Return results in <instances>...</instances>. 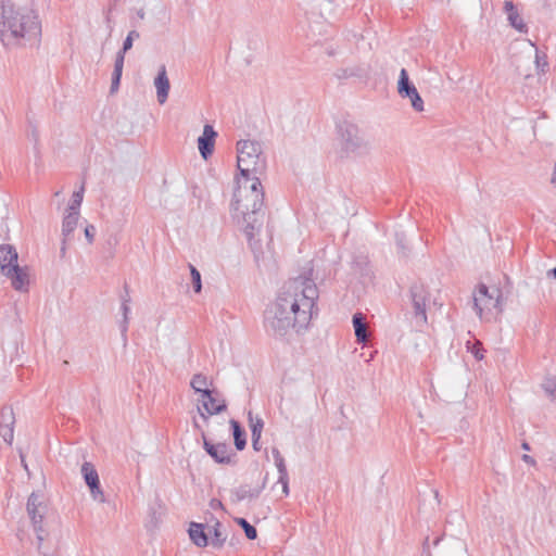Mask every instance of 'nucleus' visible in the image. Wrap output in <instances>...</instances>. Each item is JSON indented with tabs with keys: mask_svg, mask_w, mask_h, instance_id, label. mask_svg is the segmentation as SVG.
Instances as JSON below:
<instances>
[{
	"mask_svg": "<svg viewBox=\"0 0 556 556\" xmlns=\"http://www.w3.org/2000/svg\"><path fill=\"white\" fill-rule=\"evenodd\" d=\"M318 289L306 277L286 283L276 301L265 311L264 327L270 336L285 338L291 329L296 332L307 329L314 315L318 314Z\"/></svg>",
	"mask_w": 556,
	"mask_h": 556,
	"instance_id": "f257e3e1",
	"label": "nucleus"
},
{
	"mask_svg": "<svg viewBox=\"0 0 556 556\" xmlns=\"http://www.w3.org/2000/svg\"><path fill=\"white\" fill-rule=\"evenodd\" d=\"M264 190L257 176L237 177V187L231 201V215L243 226V231L251 240L254 232L263 226Z\"/></svg>",
	"mask_w": 556,
	"mask_h": 556,
	"instance_id": "f03ea898",
	"label": "nucleus"
},
{
	"mask_svg": "<svg viewBox=\"0 0 556 556\" xmlns=\"http://www.w3.org/2000/svg\"><path fill=\"white\" fill-rule=\"evenodd\" d=\"M41 37L38 14L25 7L2 3L0 7V40L5 47L37 45Z\"/></svg>",
	"mask_w": 556,
	"mask_h": 556,
	"instance_id": "7ed1b4c3",
	"label": "nucleus"
},
{
	"mask_svg": "<svg viewBox=\"0 0 556 556\" xmlns=\"http://www.w3.org/2000/svg\"><path fill=\"white\" fill-rule=\"evenodd\" d=\"M237 167L240 177L262 174L266 168V156L262 144L255 140H240L237 143Z\"/></svg>",
	"mask_w": 556,
	"mask_h": 556,
	"instance_id": "20e7f679",
	"label": "nucleus"
},
{
	"mask_svg": "<svg viewBox=\"0 0 556 556\" xmlns=\"http://www.w3.org/2000/svg\"><path fill=\"white\" fill-rule=\"evenodd\" d=\"M337 132L343 152L355 155L367 153L368 143L361 135L357 125L350 121H341L337 124Z\"/></svg>",
	"mask_w": 556,
	"mask_h": 556,
	"instance_id": "39448f33",
	"label": "nucleus"
},
{
	"mask_svg": "<svg viewBox=\"0 0 556 556\" xmlns=\"http://www.w3.org/2000/svg\"><path fill=\"white\" fill-rule=\"evenodd\" d=\"M26 510L31 520V525L36 533L39 549L46 536L43 519L47 511V506L43 503L42 495L39 492L30 493V495L27 498Z\"/></svg>",
	"mask_w": 556,
	"mask_h": 556,
	"instance_id": "423d86ee",
	"label": "nucleus"
},
{
	"mask_svg": "<svg viewBox=\"0 0 556 556\" xmlns=\"http://www.w3.org/2000/svg\"><path fill=\"white\" fill-rule=\"evenodd\" d=\"M473 309L481 318L483 312H492L493 309H502V291L498 288L490 290L484 283H479L473 292Z\"/></svg>",
	"mask_w": 556,
	"mask_h": 556,
	"instance_id": "0eeeda50",
	"label": "nucleus"
},
{
	"mask_svg": "<svg viewBox=\"0 0 556 556\" xmlns=\"http://www.w3.org/2000/svg\"><path fill=\"white\" fill-rule=\"evenodd\" d=\"M414 317L418 325L427 324V303L429 302V291L422 283H414L409 289Z\"/></svg>",
	"mask_w": 556,
	"mask_h": 556,
	"instance_id": "6e6552de",
	"label": "nucleus"
},
{
	"mask_svg": "<svg viewBox=\"0 0 556 556\" xmlns=\"http://www.w3.org/2000/svg\"><path fill=\"white\" fill-rule=\"evenodd\" d=\"M397 92L402 98L409 99L413 109L416 112L424 111V100L421 99L417 88L410 83L408 73L402 68L397 81Z\"/></svg>",
	"mask_w": 556,
	"mask_h": 556,
	"instance_id": "1a4fd4ad",
	"label": "nucleus"
},
{
	"mask_svg": "<svg viewBox=\"0 0 556 556\" xmlns=\"http://www.w3.org/2000/svg\"><path fill=\"white\" fill-rule=\"evenodd\" d=\"M203 438V448L204 451L214 459L215 463L220 465H230L233 464L237 454L232 452L230 446L227 443H212L208 441L204 434Z\"/></svg>",
	"mask_w": 556,
	"mask_h": 556,
	"instance_id": "9d476101",
	"label": "nucleus"
},
{
	"mask_svg": "<svg viewBox=\"0 0 556 556\" xmlns=\"http://www.w3.org/2000/svg\"><path fill=\"white\" fill-rule=\"evenodd\" d=\"M81 476L85 483L90 490L91 497L100 503L105 502L104 493L100 485V479L94 465L90 462H85L80 468Z\"/></svg>",
	"mask_w": 556,
	"mask_h": 556,
	"instance_id": "9b49d317",
	"label": "nucleus"
},
{
	"mask_svg": "<svg viewBox=\"0 0 556 556\" xmlns=\"http://www.w3.org/2000/svg\"><path fill=\"white\" fill-rule=\"evenodd\" d=\"M15 415L11 406L0 409V435L5 443L12 444L14 439Z\"/></svg>",
	"mask_w": 556,
	"mask_h": 556,
	"instance_id": "f8f14e48",
	"label": "nucleus"
},
{
	"mask_svg": "<svg viewBox=\"0 0 556 556\" xmlns=\"http://www.w3.org/2000/svg\"><path fill=\"white\" fill-rule=\"evenodd\" d=\"M216 137L217 132L214 130L213 126L208 124L204 125L203 132L198 138V149L204 160H207L212 155Z\"/></svg>",
	"mask_w": 556,
	"mask_h": 556,
	"instance_id": "ddd939ff",
	"label": "nucleus"
},
{
	"mask_svg": "<svg viewBox=\"0 0 556 556\" xmlns=\"http://www.w3.org/2000/svg\"><path fill=\"white\" fill-rule=\"evenodd\" d=\"M200 402L207 415H217L227 409V403L224 399H219L216 390H210L208 396H201Z\"/></svg>",
	"mask_w": 556,
	"mask_h": 556,
	"instance_id": "4468645a",
	"label": "nucleus"
},
{
	"mask_svg": "<svg viewBox=\"0 0 556 556\" xmlns=\"http://www.w3.org/2000/svg\"><path fill=\"white\" fill-rule=\"evenodd\" d=\"M2 275L11 280V285L16 291L23 292L28 290V275L18 264L11 266Z\"/></svg>",
	"mask_w": 556,
	"mask_h": 556,
	"instance_id": "2eb2a0df",
	"label": "nucleus"
},
{
	"mask_svg": "<svg viewBox=\"0 0 556 556\" xmlns=\"http://www.w3.org/2000/svg\"><path fill=\"white\" fill-rule=\"evenodd\" d=\"M504 12L507 14L509 25L521 34L528 33V26L519 15L517 8L511 0L504 2Z\"/></svg>",
	"mask_w": 556,
	"mask_h": 556,
	"instance_id": "dca6fc26",
	"label": "nucleus"
},
{
	"mask_svg": "<svg viewBox=\"0 0 556 556\" xmlns=\"http://www.w3.org/2000/svg\"><path fill=\"white\" fill-rule=\"evenodd\" d=\"M154 86L156 88V97L159 103L164 104L168 98V92L170 88L165 65H162L159 68L157 75L154 78Z\"/></svg>",
	"mask_w": 556,
	"mask_h": 556,
	"instance_id": "f3484780",
	"label": "nucleus"
},
{
	"mask_svg": "<svg viewBox=\"0 0 556 556\" xmlns=\"http://www.w3.org/2000/svg\"><path fill=\"white\" fill-rule=\"evenodd\" d=\"M206 526L200 522H190L188 533L189 538L194 545L198 547H205L210 544L207 532L205 531Z\"/></svg>",
	"mask_w": 556,
	"mask_h": 556,
	"instance_id": "a211bd4d",
	"label": "nucleus"
},
{
	"mask_svg": "<svg viewBox=\"0 0 556 556\" xmlns=\"http://www.w3.org/2000/svg\"><path fill=\"white\" fill-rule=\"evenodd\" d=\"M17 252L14 247L10 244L0 245V269L3 274L11 266L17 264Z\"/></svg>",
	"mask_w": 556,
	"mask_h": 556,
	"instance_id": "6ab92c4d",
	"label": "nucleus"
},
{
	"mask_svg": "<svg viewBox=\"0 0 556 556\" xmlns=\"http://www.w3.org/2000/svg\"><path fill=\"white\" fill-rule=\"evenodd\" d=\"M352 323L357 343L365 344L368 339L365 316L362 313H355Z\"/></svg>",
	"mask_w": 556,
	"mask_h": 556,
	"instance_id": "aec40b11",
	"label": "nucleus"
},
{
	"mask_svg": "<svg viewBox=\"0 0 556 556\" xmlns=\"http://www.w3.org/2000/svg\"><path fill=\"white\" fill-rule=\"evenodd\" d=\"M212 384L211 381H208V378L203 374H195L191 378L190 387L195 393H199L201 396H208L210 395V386Z\"/></svg>",
	"mask_w": 556,
	"mask_h": 556,
	"instance_id": "412c9836",
	"label": "nucleus"
},
{
	"mask_svg": "<svg viewBox=\"0 0 556 556\" xmlns=\"http://www.w3.org/2000/svg\"><path fill=\"white\" fill-rule=\"evenodd\" d=\"M229 424L232 430L236 448L238 451L244 450L247 446V434L244 429L241 427L240 422L235 419H230Z\"/></svg>",
	"mask_w": 556,
	"mask_h": 556,
	"instance_id": "4be33fe9",
	"label": "nucleus"
},
{
	"mask_svg": "<svg viewBox=\"0 0 556 556\" xmlns=\"http://www.w3.org/2000/svg\"><path fill=\"white\" fill-rule=\"evenodd\" d=\"M79 218V212H67L62 222V236L68 238L75 230Z\"/></svg>",
	"mask_w": 556,
	"mask_h": 556,
	"instance_id": "5701e85b",
	"label": "nucleus"
},
{
	"mask_svg": "<svg viewBox=\"0 0 556 556\" xmlns=\"http://www.w3.org/2000/svg\"><path fill=\"white\" fill-rule=\"evenodd\" d=\"M220 522L215 521L214 526L210 527L207 531V538L211 536V541L208 542L213 547L216 548H220L226 541V536L220 531Z\"/></svg>",
	"mask_w": 556,
	"mask_h": 556,
	"instance_id": "b1692460",
	"label": "nucleus"
},
{
	"mask_svg": "<svg viewBox=\"0 0 556 556\" xmlns=\"http://www.w3.org/2000/svg\"><path fill=\"white\" fill-rule=\"evenodd\" d=\"M262 491L261 489H251L248 485H240L236 490L232 491V494L235 495L236 502H242L247 498H255L260 495Z\"/></svg>",
	"mask_w": 556,
	"mask_h": 556,
	"instance_id": "393cba45",
	"label": "nucleus"
},
{
	"mask_svg": "<svg viewBox=\"0 0 556 556\" xmlns=\"http://www.w3.org/2000/svg\"><path fill=\"white\" fill-rule=\"evenodd\" d=\"M123 67H124L123 56L121 55L119 58H115L114 70L112 73V80H111V93H114L115 91H117V89L119 87Z\"/></svg>",
	"mask_w": 556,
	"mask_h": 556,
	"instance_id": "a878e982",
	"label": "nucleus"
},
{
	"mask_svg": "<svg viewBox=\"0 0 556 556\" xmlns=\"http://www.w3.org/2000/svg\"><path fill=\"white\" fill-rule=\"evenodd\" d=\"M121 311H122L123 318L119 321V330H121L123 342H124V344H126V342H127L128 324H129L128 315L130 313L129 304L121 303Z\"/></svg>",
	"mask_w": 556,
	"mask_h": 556,
	"instance_id": "bb28decb",
	"label": "nucleus"
},
{
	"mask_svg": "<svg viewBox=\"0 0 556 556\" xmlns=\"http://www.w3.org/2000/svg\"><path fill=\"white\" fill-rule=\"evenodd\" d=\"M251 437H261L264 428V421L260 416H254L252 412L248 414Z\"/></svg>",
	"mask_w": 556,
	"mask_h": 556,
	"instance_id": "cd10ccee",
	"label": "nucleus"
},
{
	"mask_svg": "<svg viewBox=\"0 0 556 556\" xmlns=\"http://www.w3.org/2000/svg\"><path fill=\"white\" fill-rule=\"evenodd\" d=\"M535 68L538 74H545L548 70L547 56L544 52H541L538 48H535Z\"/></svg>",
	"mask_w": 556,
	"mask_h": 556,
	"instance_id": "c85d7f7f",
	"label": "nucleus"
},
{
	"mask_svg": "<svg viewBox=\"0 0 556 556\" xmlns=\"http://www.w3.org/2000/svg\"><path fill=\"white\" fill-rule=\"evenodd\" d=\"M236 522L242 528L245 536L249 540H255L257 538V531L245 518H237Z\"/></svg>",
	"mask_w": 556,
	"mask_h": 556,
	"instance_id": "c756f323",
	"label": "nucleus"
},
{
	"mask_svg": "<svg viewBox=\"0 0 556 556\" xmlns=\"http://www.w3.org/2000/svg\"><path fill=\"white\" fill-rule=\"evenodd\" d=\"M189 269H190V276H191V282H192V287H193V291L195 293H200L201 290H202V279H201V274L200 271L197 269L195 266H193L192 264H189L188 265Z\"/></svg>",
	"mask_w": 556,
	"mask_h": 556,
	"instance_id": "7c9ffc66",
	"label": "nucleus"
},
{
	"mask_svg": "<svg viewBox=\"0 0 556 556\" xmlns=\"http://www.w3.org/2000/svg\"><path fill=\"white\" fill-rule=\"evenodd\" d=\"M83 197H84V188H81L80 190L78 191H75L73 193V197H72V201H71V204L68 205V212H79V207L81 205V202H83Z\"/></svg>",
	"mask_w": 556,
	"mask_h": 556,
	"instance_id": "2f4dec72",
	"label": "nucleus"
},
{
	"mask_svg": "<svg viewBox=\"0 0 556 556\" xmlns=\"http://www.w3.org/2000/svg\"><path fill=\"white\" fill-rule=\"evenodd\" d=\"M451 553L458 556H467V545L464 542L458 541L451 548Z\"/></svg>",
	"mask_w": 556,
	"mask_h": 556,
	"instance_id": "473e14b6",
	"label": "nucleus"
},
{
	"mask_svg": "<svg viewBox=\"0 0 556 556\" xmlns=\"http://www.w3.org/2000/svg\"><path fill=\"white\" fill-rule=\"evenodd\" d=\"M544 391L546 392V394L554 399L555 396V392H556V383L554 380L552 379H547L543 384H542Z\"/></svg>",
	"mask_w": 556,
	"mask_h": 556,
	"instance_id": "72a5a7b5",
	"label": "nucleus"
},
{
	"mask_svg": "<svg viewBox=\"0 0 556 556\" xmlns=\"http://www.w3.org/2000/svg\"><path fill=\"white\" fill-rule=\"evenodd\" d=\"M132 43L134 42L126 37L124 42H123L122 49L116 53L115 58H119L122 55L123 60L125 61V54H126L127 51H129L132 48Z\"/></svg>",
	"mask_w": 556,
	"mask_h": 556,
	"instance_id": "f704fd0d",
	"label": "nucleus"
},
{
	"mask_svg": "<svg viewBox=\"0 0 556 556\" xmlns=\"http://www.w3.org/2000/svg\"><path fill=\"white\" fill-rule=\"evenodd\" d=\"M276 467H277V470H278V473H279V477L278 478H282L285 479V477H288V470H287V467H286V463H285V459L282 460H279V462H276L275 463Z\"/></svg>",
	"mask_w": 556,
	"mask_h": 556,
	"instance_id": "c9c22d12",
	"label": "nucleus"
},
{
	"mask_svg": "<svg viewBox=\"0 0 556 556\" xmlns=\"http://www.w3.org/2000/svg\"><path fill=\"white\" fill-rule=\"evenodd\" d=\"M471 353L473 354V356L478 359V361H481L484 355H483V349L481 348V344L479 342H477L476 344H473L472 349L470 350Z\"/></svg>",
	"mask_w": 556,
	"mask_h": 556,
	"instance_id": "e433bc0d",
	"label": "nucleus"
},
{
	"mask_svg": "<svg viewBox=\"0 0 556 556\" xmlns=\"http://www.w3.org/2000/svg\"><path fill=\"white\" fill-rule=\"evenodd\" d=\"M94 235H96V227L93 225H88L85 228V237L89 243L93 242Z\"/></svg>",
	"mask_w": 556,
	"mask_h": 556,
	"instance_id": "4c0bfd02",
	"label": "nucleus"
},
{
	"mask_svg": "<svg viewBox=\"0 0 556 556\" xmlns=\"http://www.w3.org/2000/svg\"><path fill=\"white\" fill-rule=\"evenodd\" d=\"M354 265H355V267L359 268V274L361 275L365 276V275L368 274V270H367L368 263H367V261L365 258H362L359 261L354 262Z\"/></svg>",
	"mask_w": 556,
	"mask_h": 556,
	"instance_id": "58836bf2",
	"label": "nucleus"
},
{
	"mask_svg": "<svg viewBox=\"0 0 556 556\" xmlns=\"http://www.w3.org/2000/svg\"><path fill=\"white\" fill-rule=\"evenodd\" d=\"M278 483H280L282 485L283 494L286 496L289 495V476L285 477V479L278 478Z\"/></svg>",
	"mask_w": 556,
	"mask_h": 556,
	"instance_id": "ea45409f",
	"label": "nucleus"
},
{
	"mask_svg": "<svg viewBox=\"0 0 556 556\" xmlns=\"http://www.w3.org/2000/svg\"><path fill=\"white\" fill-rule=\"evenodd\" d=\"M421 556H432V553H431L430 546H429V536H427L425 539V541L422 542V555Z\"/></svg>",
	"mask_w": 556,
	"mask_h": 556,
	"instance_id": "a19ab883",
	"label": "nucleus"
},
{
	"mask_svg": "<svg viewBox=\"0 0 556 556\" xmlns=\"http://www.w3.org/2000/svg\"><path fill=\"white\" fill-rule=\"evenodd\" d=\"M124 290H125V293L121 296V301H122V303L129 304L130 303V295H129V290H128V286L127 285H125Z\"/></svg>",
	"mask_w": 556,
	"mask_h": 556,
	"instance_id": "79ce46f5",
	"label": "nucleus"
},
{
	"mask_svg": "<svg viewBox=\"0 0 556 556\" xmlns=\"http://www.w3.org/2000/svg\"><path fill=\"white\" fill-rule=\"evenodd\" d=\"M271 454H273V457H274L275 463H276V462H279V460L285 459V458L282 457L281 453L279 452V450H278V448H276V447H274V448L271 450Z\"/></svg>",
	"mask_w": 556,
	"mask_h": 556,
	"instance_id": "37998d69",
	"label": "nucleus"
},
{
	"mask_svg": "<svg viewBox=\"0 0 556 556\" xmlns=\"http://www.w3.org/2000/svg\"><path fill=\"white\" fill-rule=\"evenodd\" d=\"M522 460L531 466H534L536 464L535 459L528 454L522 455Z\"/></svg>",
	"mask_w": 556,
	"mask_h": 556,
	"instance_id": "c03bdc74",
	"label": "nucleus"
},
{
	"mask_svg": "<svg viewBox=\"0 0 556 556\" xmlns=\"http://www.w3.org/2000/svg\"><path fill=\"white\" fill-rule=\"evenodd\" d=\"M126 37L134 42V40H136L140 37V34H139V31L134 29V30H130Z\"/></svg>",
	"mask_w": 556,
	"mask_h": 556,
	"instance_id": "a18cd8bd",
	"label": "nucleus"
},
{
	"mask_svg": "<svg viewBox=\"0 0 556 556\" xmlns=\"http://www.w3.org/2000/svg\"><path fill=\"white\" fill-rule=\"evenodd\" d=\"M260 440H261V437H252V446L255 451L261 450Z\"/></svg>",
	"mask_w": 556,
	"mask_h": 556,
	"instance_id": "49530a36",
	"label": "nucleus"
},
{
	"mask_svg": "<svg viewBox=\"0 0 556 556\" xmlns=\"http://www.w3.org/2000/svg\"><path fill=\"white\" fill-rule=\"evenodd\" d=\"M66 240H67V238L63 237L62 247H61V256H64L66 253Z\"/></svg>",
	"mask_w": 556,
	"mask_h": 556,
	"instance_id": "de8ad7c7",
	"label": "nucleus"
},
{
	"mask_svg": "<svg viewBox=\"0 0 556 556\" xmlns=\"http://www.w3.org/2000/svg\"><path fill=\"white\" fill-rule=\"evenodd\" d=\"M551 182L556 187V163H555V167H554V172H553V175H552Z\"/></svg>",
	"mask_w": 556,
	"mask_h": 556,
	"instance_id": "09e8293b",
	"label": "nucleus"
},
{
	"mask_svg": "<svg viewBox=\"0 0 556 556\" xmlns=\"http://www.w3.org/2000/svg\"><path fill=\"white\" fill-rule=\"evenodd\" d=\"M548 275H549L551 277H553L554 279H556V267H554L553 269H551V270L548 271Z\"/></svg>",
	"mask_w": 556,
	"mask_h": 556,
	"instance_id": "8fccbe9b",
	"label": "nucleus"
},
{
	"mask_svg": "<svg viewBox=\"0 0 556 556\" xmlns=\"http://www.w3.org/2000/svg\"><path fill=\"white\" fill-rule=\"evenodd\" d=\"M441 541H442V536L434 539V541L432 542L433 546H438Z\"/></svg>",
	"mask_w": 556,
	"mask_h": 556,
	"instance_id": "3c124183",
	"label": "nucleus"
},
{
	"mask_svg": "<svg viewBox=\"0 0 556 556\" xmlns=\"http://www.w3.org/2000/svg\"><path fill=\"white\" fill-rule=\"evenodd\" d=\"M521 447H522L525 451H530V445H529V443H528V442H523V443L521 444Z\"/></svg>",
	"mask_w": 556,
	"mask_h": 556,
	"instance_id": "603ef678",
	"label": "nucleus"
},
{
	"mask_svg": "<svg viewBox=\"0 0 556 556\" xmlns=\"http://www.w3.org/2000/svg\"><path fill=\"white\" fill-rule=\"evenodd\" d=\"M338 78L348 77V73L345 70L342 71L341 74H337Z\"/></svg>",
	"mask_w": 556,
	"mask_h": 556,
	"instance_id": "864d4df0",
	"label": "nucleus"
},
{
	"mask_svg": "<svg viewBox=\"0 0 556 556\" xmlns=\"http://www.w3.org/2000/svg\"><path fill=\"white\" fill-rule=\"evenodd\" d=\"M397 245L401 247L402 249H404V242H402L401 239H397Z\"/></svg>",
	"mask_w": 556,
	"mask_h": 556,
	"instance_id": "5fc2aeb1",
	"label": "nucleus"
},
{
	"mask_svg": "<svg viewBox=\"0 0 556 556\" xmlns=\"http://www.w3.org/2000/svg\"><path fill=\"white\" fill-rule=\"evenodd\" d=\"M138 15H139V17H140V18H143V16H144V12H143L142 10H140V11L138 12Z\"/></svg>",
	"mask_w": 556,
	"mask_h": 556,
	"instance_id": "6e6d98bb",
	"label": "nucleus"
},
{
	"mask_svg": "<svg viewBox=\"0 0 556 556\" xmlns=\"http://www.w3.org/2000/svg\"><path fill=\"white\" fill-rule=\"evenodd\" d=\"M201 417L204 419V420H207L208 419V416L205 415L204 413H200Z\"/></svg>",
	"mask_w": 556,
	"mask_h": 556,
	"instance_id": "4d7b16f0",
	"label": "nucleus"
}]
</instances>
